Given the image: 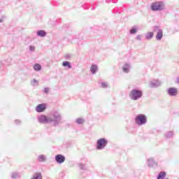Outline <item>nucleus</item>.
Masks as SVG:
<instances>
[{"mask_svg": "<svg viewBox=\"0 0 179 179\" xmlns=\"http://www.w3.org/2000/svg\"><path fill=\"white\" fill-rule=\"evenodd\" d=\"M62 120V114L59 112L55 110L51 112L49 115V123H53L54 126H59V123Z\"/></svg>", "mask_w": 179, "mask_h": 179, "instance_id": "obj_1", "label": "nucleus"}, {"mask_svg": "<svg viewBox=\"0 0 179 179\" xmlns=\"http://www.w3.org/2000/svg\"><path fill=\"white\" fill-rule=\"evenodd\" d=\"M143 95V91L142 90H139V88H134L129 92V98L133 101H138V99H141Z\"/></svg>", "mask_w": 179, "mask_h": 179, "instance_id": "obj_2", "label": "nucleus"}, {"mask_svg": "<svg viewBox=\"0 0 179 179\" xmlns=\"http://www.w3.org/2000/svg\"><path fill=\"white\" fill-rule=\"evenodd\" d=\"M151 9L154 12L157 11V10H159V11L164 10L165 5H164V2H162V1H158L157 2H153L151 4Z\"/></svg>", "mask_w": 179, "mask_h": 179, "instance_id": "obj_3", "label": "nucleus"}, {"mask_svg": "<svg viewBox=\"0 0 179 179\" xmlns=\"http://www.w3.org/2000/svg\"><path fill=\"white\" fill-rule=\"evenodd\" d=\"M135 122L136 124H138V126H143L144 124H146L148 119L145 115L140 114L136 116Z\"/></svg>", "mask_w": 179, "mask_h": 179, "instance_id": "obj_4", "label": "nucleus"}, {"mask_svg": "<svg viewBox=\"0 0 179 179\" xmlns=\"http://www.w3.org/2000/svg\"><path fill=\"white\" fill-rule=\"evenodd\" d=\"M108 143V140L106 138H99L96 141V149H105L106 146H107Z\"/></svg>", "mask_w": 179, "mask_h": 179, "instance_id": "obj_5", "label": "nucleus"}, {"mask_svg": "<svg viewBox=\"0 0 179 179\" xmlns=\"http://www.w3.org/2000/svg\"><path fill=\"white\" fill-rule=\"evenodd\" d=\"M152 30L155 33H157L156 40H157V41H161L162 38H163V30L158 26H155Z\"/></svg>", "mask_w": 179, "mask_h": 179, "instance_id": "obj_6", "label": "nucleus"}, {"mask_svg": "<svg viewBox=\"0 0 179 179\" xmlns=\"http://www.w3.org/2000/svg\"><path fill=\"white\" fill-rule=\"evenodd\" d=\"M38 120L39 123H42L43 124L50 123V115L48 117L45 115H41V116H38Z\"/></svg>", "mask_w": 179, "mask_h": 179, "instance_id": "obj_7", "label": "nucleus"}, {"mask_svg": "<svg viewBox=\"0 0 179 179\" xmlns=\"http://www.w3.org/2000/svg\"><path fill=\"white\" fill-rule=\"evenodd\" d=\"M162 85V82L159 80H152L149 83V86L151 88H157V87H160Z\"/></svg>", "mask_w": 179, "mask_h": 179, "instance_id": "obj_8", "label": "nucleus"}, {"mask_svg": "<svg viewBox=\"0 0 179 179\" xmlns=\"http://www.w3.org/2000/svg\"><path fill=\"white\" fill-rule=\"evenodd\" d=\"M167 93L169 95H170V96H176L178 94V90L177 88L171 87L167 90Z\"/></svg>", "mask_w": 179, "mask_h": 179, "instance_id": "obj_9", "label": "nucleus"}, {"mask_svg": "<svg viewBox=\"0 0 179 179\" xmlns=\"http://www.w3.org/2000/svg\"><path fill=\"white\" fill-rule=\"evenodd\" d=\"M147 164L149 167H154L158 164V162L155 160L154 157H149L147 160Z\"/></svg>", "mask_w": 179, "mask_h": 179, "instance_id": "obj_10", "label": "nucleus"}, {"mask_svg": "<svg viewBox=\"0 0 179 179\" xmlns=\"http://www.w3.org/2000/svg\"><path fill=\"white\" fill-rule=\"evenodd\" d=\"M47 108L46 104L45 103H39L36 108V112L41 113L44 112Z\"/></svg>", "mask_w": 179, "mask_h": 179, "instance_id": "obj_11", "label": "nucleus"}, {"mask_svg": "<svg viewBox=\"0 0 179 179\" xmlns=\"http://www.w3.org/2000/svg\"><path fill=\"white\" fill-rule=\"evenodd\" d=\"M55 160L57 162V163H64L66 160V157L64 155H56L55 156Z\"/></svg>", "mask_w": 179, "mask_h": 179, "instance_id": "obj_12", "label": "nucleus"}, {"mask_svg": "<svg viewBox=\"0 0 179 179\" xmlns=\"http://www.w3.org/2000/svg\"><path fill=\"white\" fill-rule=\"evenodd\" d=\"M36 34L38 37H46L47 36V33L45 31V30H38Z\"/></svg>", "mask_w": 179, "mask_h": 179, "instance_id": "obj_13", "label": "nucleus"}, {"mask_svg": "<svg viewBox=\"0 0 179 179\" xmlns=\"http://www.w3.org/2000/svg\"><path fill=\"white\" fill-rule=\"evenodd\" d=\"M98 70V66L97 64H92L90 67V71L92 74H96V71Z\"/></svg>", "mask_w": 179, "mask_h": 179, "instance_id": "obj_14", "label": "nucleus"}, {"mask_svg": "<svg viewBox=\"0 0 179 179\" xmlns=\"http://www.w3.org/2000/svg\"><path fill=\"white\" fill-rule=\"evenodd\" d=\"M31 179H43V176L40 172L34 173V174H33L32 176Z\"/></svg>", "mask_w": 179, "mask_h": 179, "instance_id": "obj_15", "label": "nucleus"}, {"mask_svg": "<svg viewBox=\"0 0 179 179\" xmlns=\"http://www.w3.org/2000/svg\"><path fill=\"white\" fill-rule=\"evenodd\" d=\"M129 70H130V64H129V63H126L125 64H124L123 71H124V73H129Z\"/></svg>", "mask_w": 179, "mask_h": 179, "instance_id": "obj_16", "label": "nucleus"}, {"mask_svg": "<svg viewBox=\"0 0 179 179\" xmlns=\"http://www.w3.org/2000/svg\"><path fill=\"white\" fill-rule=\"evenodd\" d=\"M47 159L45 155H39L38 156V162H45Z\"/></svg>", "mask_w": 179, "mask_h": 179, "instance_id": "obj_17", "label": "nucleus"}, {"mask_svg": "<svg viewBox=\"0 0 179 179\" xmlns=\"http://www.w3.org/2000/svg\"><path fill=\"white\" fill-rule=\"evenodd\" d=\"M62 66H64V67L67 66L69 69H71L72 67L71 64L68 60H64L62 63Z\"/></svg>", "mask_w": 179, "mask_h": 179, "instance_id": "obj_18", "label": "nucleus"}, {"mask_svg": "<svg viewBox=\"0 0 179 179\" xmlns=\"http://www.w3.org/2000/svg\"><path fill=\"white\" fill-rule=\"evenodd\" d=\"M166 176V171H160L159 173L158 174L157 178L158 179H164V178H165Z\"/></svg>", "mask_w": 179, "mask_h": 179, "instance_id": "obj_19", "label": "nucleus"}, {"mask_svg": "<svg viewBox=\"0 0 179 179\" xmlns=\"http://www.w3.org/2000/svg\"><path fill=\"white\" fill-rule=\"evenodd\" d=\"M41 64H40V63H35V64H34V69L37 71L41 70Z\"/></svg>", "mask_w": 179, "mask_h": 179, "instance_id": "obj_20", "label": "nucleus"}, {"mask_svg": "<svg viewBox=\"0 0 179 179\" xmlns=\"http://www.w3.org/2000/svg\"><path fill=\"white\" fill-rule=\"evenodd\" d=\"M85 119L82 118V117H78V119H76V122L78 124H83V123H85Z\"/></svg>", "mask_w": 179, "mask_h": 179, "instance_id": "obj_21", "label": "nucleus"}, {"mask_svg": "<svg viewBox=\"0 0 179 179\" xmlns=\"http://www.w3.org/2000/svg\"><path fill=\"white\" fill-rule=\"evenodd\" d=\"M11 177L13 178H20V173H17V171H14L13 173H12Z\"/></svg>", "mask_w": 179, "mask_h": 179, "instance_id": "obj_22", "label": "nucleus"}, {"mask_svg": "<svg viewBox=\"0 0 179 179\" xmlns=\"http://www.w3.org/2000/svg\"><path fill=\"white\" fill-rule=\"evenodd\" d=\"M153 36L154 33L152 32L147 33V34L145 35V38L146 40H152Z\"/></svg>", "mask_w": 179, "mask_h": 179, "instance_id": "obj_23", "label": "nucleus"}, {"mask_svg": "<svg viewBox=\"0 0 179 179\" xmlns=\"http://www.w3.org/2000/svg\"><path fill=\"white\" fill-rule=\"evenodd\" d=\"M165 137L166 138H172L173 137V131H169L168 133H166V134H165Z\"/></svg>", "mask_w": 179, "mask_h": 179, "instance_id": "obj_24", "label": "nucleus"}, {"mask_svg": "<svg viewBox=\"0 0 179 179\" xmlns=\"http://www.w3.org/2000/svg\"><path fill=\"white\" fill-rule=\"evenodd\" d=\"M78 166H79L80 169H81L83 170H86V169H87V166L84 163H78Z\"/></svg>", "mask_w": 179, "mask_h": 179, "instance_id": "obj_25", "label": "nucleus"}, {"mask_svg": "<svg viewBox=\"0 0 179 179\" xmlns=\"http://www.w3.org/2000/svg\"><path fill=\"white\" fill-rule=\"evenodd\" d=\"M137 31H138V29H136V27H133L130 30V34H136V33H137Z\"/></svg>", "mask_w": 179, "mask_h": 179, "instance_id": "obj_26", "label": "nucleus"}, {"mask_svg": "<svg viewBox=\"0 0 179 179\" xmlns=\"http://www.w3.org/2000/svg\"><path fill=\"white\" fill-rule=\"evenodd\" d=\"M108 86V83H106V82L101 83V87L102 88H107Z\"/></svg>", "mask_w": 179, "mask_h": 179, "instance_id": "obj_27", "label": "nucleus"}, {"mask_svg": "<svg viewBox=\"0 0 179 179\" xmlns=\"http://www.w3.org/2000/svg\"><path fill=\"white\" fill-rule=\"evenodd\" d=\"M35 50H36V46H34V45H30L29 50H31V52H34Z\"/></svg>", "mask_w": 179, "mask_h": 179, "instance_id": "obj_28", "label": "nucleus"}, {"mask_svg": "<svg viewBox=\"0 0 179 179\" xmlns=\"http://www.w3.org/2000/svg\"><path fill=\"white\" fill-rule=\"evenodd\" d=\"M64 57L66 59H71V56L70 53H66V55H64Z\"/></svg>", "mask_w": 179, "mask_h": 179, "instance_id": "obj_29", "label": "nucleus"}, {"mask_svg": "<svg viewBox=\"0 0 179 179\" xmlns=\"http://www.w3.org/2000/svg\"><path fill=\"white\" fill-rule=\"evenodd\" d=\"M38 81L37 80H36V78H34V80H32V81H31V84L32 85H36V84H37Z\"/></svg>", "mask_w": 179, "mask_h": 179, "instance_id": "obj_30", "label": "nucleus"}, {"mask_svg": "<svg viewBox=\"0 0 179 179\" xmlns=\"http://www.w3.org/2000/svg\"><path fill=\"white\" fill-rule=\"evenodd\" d=\"M136 39L138 40V41H141L142 36L141 34H139L138 36H137Z\"/></svg>", "mask_w": 179, "mask_h": 179, "instance_id": "obj_31", "label": "nucleus"}, {"mask_svg": "<svg viewBox=\"0 0 179 179\" xmlns=\"http://www.w3.org/2000/svg\"><path fill=\"white\" fill-rule=\"evenodd\" d=\"M49 91H50V88H48V87L44 88V92L45 94H48Z\"/></svg>", "mask_w": 179, "mask_h": 179, "instance_id": "obj_32", "label": "nucleus"}, {"mask_svg": "<svg viewBox=\"0 0 179 179\" xmlns=\"http://www.w3.org/2000/svg\"><path fill=\"white\" fill-rule=\"evenodd\" d=\"M5 17V16H1V17L0 18V23H3V22H4Z\"/></svg>", "mask_w": 179, "mask_h": 179, "instance_id": "obj_33", "label": "nucleus"}, {"mask_svg": "<svg viewBox=\"0 0 179 179\" xmlns=\"http://www.w3.org/2000/svg\"><path fill=\"white\" fill-rule=\"evenodd\" d=\"M15 124H20L21 120H15Z\"/></svg>", "mask_w": 179, "mask_h": 179, "instance_id": "obj_34", "label": "nucleus"}, {"mask_svg": "<svg viewBox=\"0 0 179 179\" xmlns=\"http://www.w3.org/2000/svg\"><path fill=\"white\" fill-rule=\"evenodd\" d=\"M176 82L178 84H179V77H177Z\"/></svg>", "mask_w": 179, "mask_h": 179, "instance_id": "obj_35", "label": "nucleus"}, {"mask_svg": "<svg viewBox=\"0 0 179 179\" xmlns=\"http://www.w3.org/2000/svg\"><path fill=\"white\" fill-rule=\"evenodd\" d=\"M165 179H169V178H165Z\"/></svg>", "mask_w": 179, "mask_h": 179, "instance_id": "obj_36", "label": "nucleus"}]
</instances>
